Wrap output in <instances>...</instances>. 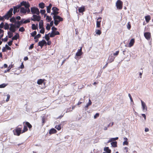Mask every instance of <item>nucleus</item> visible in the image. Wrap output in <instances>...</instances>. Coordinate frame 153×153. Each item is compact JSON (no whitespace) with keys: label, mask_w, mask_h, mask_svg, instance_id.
Listing matches in <instances>:
<instances>
[{"label":"nucleus","mask_w":153,"mask_h":153,"mask_svg":"<svg viewBox=\"0 0 153 153\" xmlns=\"http://www.w3.org/2000/svg\"><path fill=\"white\" fill-rule=\"evenodd\" d=\"M52 10L53 12L51 13V15H53V18L54 20V24L55 25L57 26L60 22H62L63 19L60 16L57 15L59 13L58 11L59 10L57 7H53L52 8Z\"/></svg>","instance_id":"nucleus-1"},{"label":"nucleus","mask_w":153,"mask_h":153,"mask_svg":"<svg viewBox=\"0 0 153 153\" xmlns=\"http://www.w3.org/2000/svg\"><path fill=\"white\" fill-rule=\"evenodd\" d=\"M13 8H11L4 16H0V21H2L3 22L5 19L8 20L11 18L13 15Z\"/></svg>","instance_id":"nucleus-2"},{"label":"nucleus","mask_w":153,"mask_h":153,"mask_svg":"<svg viewBox=\"0 0 153 153\" xmlns=\"http://www.w3.org/2000/svg\"><path fill=\"white\" fill-rule=\"evenodd\" d=\"M24 125L23 130L22 131V133H24L28 131L27 127L29 128V130L31 131L32 128V126L30 123L28 122H23Z\"/></svg>","instance_id":"nucleus-3"},{"label":"nucleus","mask_w":153,"mask_h":153,"mask_svg":"<svg viewBox=\"0 0 153 153\" xmlns=\"http://www.w3.org/2000/svg\"><path fill=\"white\" fill-rule=\"evenodd\" d=\"M19 126H18L14 129L13 131L14 135L17 136H19L22 133V127H19Z\"/></svg>","instance_id":"nucleus-4"},{"label":"nucleus","mask_w":153,"mask_h":153,"mask_svg":"<svg viewBox=\"0 0 153 153\" xmlns=\"http://www.w3.org/2000/svg\"><path fill=\"white\" fill-rule=\"evenodd\" d=\"M31 12L33 14H36L37 15H39L40 13L39 9L35 7L31 8Z\"/></svg>","instance_id":"nucleus-5"},{"label":"nucleus","mask_w":153,"mask_h":153,"mask_svg":"<svg viewBox=\"0 0 153 153\" xmlns=\"http://www.w3.org/2000/svg\"><path fill=\"white\" fill-rule=\"evenodd\" d=\"M116 5L117 9L121 10L122 9L123 3L120 0H117Z\"/></svg>","instance_id":"nucleus-6"},{"label":"nucleus","mask_w":153,"mask_h":153,"mask_svg":"<svg viewBox=\"0 0 153 153\" xmlns=\"http://www.w3.org/2000/svg\"><path fill=\"white\" fill-rule=\"evenodd\" d=\"M33 18H31V20L33 21L39 22L41 19V17L39 16H37L35 14H33Z\"/></svg>","instance_id":"nucleus-7"},{"label":"nucleus","mask_w":153,"mask_h":153,"mask_svg":"<svg viewBox=\"0 0 153 153\" xmlns=\"http://www.w3.org/2000/svg\"><path fill=\"white\" fill-rule=\"evenodd\" d=\"M82 47H81L80 49L78 50L77 52L76 53L75 57V59H77L78 58H78V57L82 55L83 52L82 51Z\"/></svg>","instance_id":"nucleus-8"},{"label":"nucleus","mask_w":153,"mask_h":153,"mask_svg":"<svg viewBox=\"0 0 153 153\" xmlns=\"http://www.w3.org/2000/svg\"><path fill=\"white\" fill-rule=\"evenodd\" d=\"M10 26L9 28L10 30L13 33L15 32L16 31V25L11 24H10Z\"/></svg>","instance_id":"nucleus-9"},{"label":"nucleus","mask_w":153,"mask_h":153,"mask_svg":"<svg viewBox=\"0 0 153 153\" xmlns=\"http://www.w3.org/2000/svg\"><path fill=\"white\" fill-rule=\"evenodd\" d=\"M45 45H46L47 43L44 40L39 41L38 43V46H40L41 48H42Z\"/></svg>","instance_id":"nucleus-10"},{"label":"nucleus","mask_w":153,"mask_h":153,"mask_svg":"<svg viewBox=\"0 0 153 153\" xmlns=\"http://www.w3.org/2000/svg\"><path fill=\"white\" fill-rule=\"evenodd\" d=\"M144 36L147 40H149L151 37V34L149 32H145L144 33Z\"/></svg>","instance_id":"nucleus-11"},{"label":"nucleus","mask_w":153,"mask_h":153,"mask_svg":"<svg viewBox=\"0 0 153 153\" xmlns=\"http://www.w3.org/2000/svg\"><path fill=\"white\" fill-rule=\"evenodd\" d=\"M142 108L143 111H147V107L145 103L142 100H141Z\"/></svg>","instance_id":"nucleus-12"},{"label":"nucleus","mask_w":153,"mask_h":153,"mask_svg":"<svg viewBox=\"0 0 153 153\" xmlns=\"http://www.w3.org/2000/svg\"><path fill=\"white\" fill-rule=\"evenodd\" d=\"M101 19L102 18L101 17H100L97 19V27H100Z\"/></svg>","instance_id":"nucleus-13"},{"label":"nucleus","mask_w":153,"mask_h":153,"mask_svg":"<svg viewBox=\"0 0 153 153\" xmlns=\"http://www.w3.org/2000/svg\"><path fill=\"white\" fill-rule=\"evenodd\" d=\"M135 42L134 39H131L129 43L128 46L129 47H131L133 46L134 44V43Z\"/></svg>","instance_id":"nucleus-14"},{"label":"nucleus","mask_w":153,"mask_h":153,"mask_svg":"<svg viewBox=\"0 0 153 153\" xmlns=\"http://www.w3.org/2000/svg\"><path fill=\"white\" fill-rule=\"evenodd\" d=\"M57 132L56 130L54 128H52L49 131V134H56Z\"/></svg>","instance_id":"nucleus-15"},{"label":"nucleus","mask_w":153,"mask_h":153,"mask_svg":"<svg viewBox=\"0 0 153 153\" xmlns=\"http://www.w3.org/2000/svg\"><path fill=\"white\" fill-rule=\"evenodd\" d=\"M85 7L84 6H82L79 7L78 9V11L79 13H82L85 11Z\"/></svg>","instance_id":"nucleus-16"},{"label":"nucleus","mask_w":153,"mask_h":153,"mask_svg":"<svg viewBox=\"0 0 153 153\" xmlns=\"http://www.w3.org/2000/svg\"><path fill=\"white\" fill-rule=\"evenodd\" d=\"M123 140L124 141L123 143V145H128V139L126 137H125L123 138Z\"/></svg>","instance_id":"nucleus-17"},{"label":"nucleus","mask_w":153,"mask_h":153,"mask_svg":"<svg viewBox=\"0 0 153 153\" xmlns=\"http://www.w3.org/2000/svg\"><path fill=\"white\" fill-rule=\"evenodd\" d=\"M20 12L21 13L25 14L27 12V10L23 7H21L20 8Z\"/></svg>","instance_id":"nucleus-18"},{"label":"nucleus","mask_w":153,"mask_h":153,"mask_svg":"<svg viewBox=\"0 0 153 153\" xmlns=\"http://www.w3.org/2000/svg\"><path fill=\"white\" fill-rule=\"evenodd\" d=\"M92 104V102L91 100L89 99V100L87 104L85 106V110L88 109V108L90 105H91Z\"/></svg>","instance_id":"nucleus-19"},{"label":"nucleus","mask_w":153,"mask_h":153,"mask_svg":"<svg viewBox=\"0 0 153 153\" xmlns=\"http://www.w3.org/2000/svg\"><path fill=\"white\" fill-rule=\"evenodd\" d=\"M52 6V4H50L47 7V11L48 13H50L51 12V9Z\"/></svg>","instance_id":"nucleus-20"},{"label":"nucleus","mask_w":153,"mask_h":153,"mask_svg":"<svg viewBox=\"0 0 153 153\" xmlns=\"http://www.w3.org/2000/svg\"><path fill=\"white\" fill-rule=\"evenodd\" d=\"M145 19L147 23L149 22L150 20H151V18L150 16L149 15H147L145 16Z\"/></svg>","instance_id":"nucleus-21"},{"label":"nucleus","mask_w":153,"mask_h":153,"mask_svg":"<svg viewBox=\"0 0 153 153\" xmlns=\"http://www.w3.org/2000/svg\"><path fill=\"white\" fill-rule=\"evenodd\" d=\"M104 150L107 153H111V149H109V147H105Z\"/></svg>","instance_id":"nucleus-22"},{"label":"nucleus","mask_w":153,"mask_h":153,"mask_svg":"<svg viewBox=\"0 0 153 153\" xmlns=\"http://www.w3.org/2000/svg\"><path fill=\"white\" fill-rule=\"evenodd\" d=\"M43 21L42 20H41L39 23V28L41 29L42 28L44 27L43 26Z\"/></svg>","instance_id":"nucleus-23"},{"label":"nucleus","mask_w":153,"mask_h":153,"mask_svg":"<svg viewBox=\"0 0 153 153\" xmlns=\"http://www.w3.org/2000/svg\"><path fill=\"white\" fill-rule=\"evenodd\" d=\"M13 13L14 14H15L16 13L18 12L19 11V9H18L16 7H13Z\"/></svg>","instance_id":"nucleus-24"},{"label":"nucleus","mask_w":153,"mask_h":153,"mask_svg":"<svg viewBox=\"0 0 153 153\" xmlns=\"http://www.w3.org/2000/svg\"><path fill=\"white\" fill-rule=\"evenodd\" d=\"M19 37V35L18 33H16L15 36L12 38V40H16Z\"/></svg>","instance_id":"nucleus-25"},{"label":"nucleus","mask_w":153,"mask_h":153,"mask_svg":"<svg viewBox=\"0 0 153 153\" xmlns=\"http://www.w3.org/2000/svg\"><path fill=\"white\" fill-rule=\"evenodd\" d=\"M45 79H40L38 80L37 82V83L38 85H41L42 84L43 82H44Z\"/></svg>","instance_id":"nucleus-26"},{"label":"nucleus","mask_w":153,"mask_h":153,"mask_svg":"<svg viewBox=\"0 0 153 153\" xmlns=\"http://www.w3.org/2000/svg\"><path fill=\"white\" fill-rule=\"evenodd\" d=\"M111 144L113 147H117V142L116 141L112 142L111 143Z\"/></svg>","instance_id":"nucleus-27"},{"label":"nucleus","mask_w":153,"mask_h":153,"mask_svg":"<svg viewBox=\"0 0 153 153\" xmlns=\"http://www.w3.org/2000/svg\"><path fill=\"white\" fill-rule=\"evenodd\" d=\"M38 24H37L36 25L35 24H32V29L33 30H36L37 29Z\"/></svg>","instance_id":"nucleus-28"},{"label":"nucleus","mask_w":153,"mask_h":153,"mask_svg":"<svg viewBox=\"0 0 153 153\" xmlns=\"http://www.w3.org/2000/svg\"><path fill=\"white\" fill-rule=\"evenodd\" d=\"M39 5L40 8L41 9H43L45 7V4L43 2H41L39 4Z\"/></svg>","instance_id":"nucleus-29"},{"label":"nucleus","mask_w":153,"mask_h":153,"mask_svg":"<svg viewBox=\"0 0 153 153\" xmlns=\"http://www.w3.org/2000/svg\"><path fill=\"white\" fill-rule=\"evenodd\" d=\"M16 26L17 28H19L21 25L19 22V21H17L15 23Z\"/></svg>","instance_id":"nucleus-30"},{"label":"nucleus","mask_w":153,"mask_h":153,"mask_svg":"<svg viewBox=\"0 0 153 153\" xmlns=\"http://www.w3.org/2000/svg\"><path fill=\"white\" fill-rule=\"evenodd\" d=\"M118 139V137H116V138H111L108 141V143L111 142L113 141H115Z\"/></svg>","instance_id":"nucleus-31"},{"label":"nucleus","mask_w":153,"mask_h":153,"mask_svg":"<svg viewBox=\"0 0 153 153\" xmlns=\"http://www.w3.org/2000/svg\"><path fill=\"white\" fill-rule=\"evenodd\" d=\"M9 28V25L7 23H5L4 26V28L5 30H8Z\"/></svg>","instance_id":"nucleus-32"},{"label":"nucleus","mask_w":153,"mask_h":153,"mask_svg":"<svg viewBox=\"0 0 153 153\" xmlns=\"http://www.w3.org/2000/svg\"><path fill=\"white\" fill-rule=\"evenodd\" d=\"M46 19L47 22H49L51 21L52 19L51 16H46Z\"/></svg>","instance_id":"nucleus-33"},{"label":"nucleus","mask_w":153,"mask_h":153,"mask_svg":"<svg viewBox=\"0 0 153 153\" xmlns=\"http://www.w3.org/2000/svg\"><path fill=\"white\" fill-rule=\"evenodd\" d=\"M10 21L12 23H15L17 21H16V19L14 17H13L11 18L10 19Z\"/></svg>","instance_id":"nucleus-34"},{"label":"nucleus","mask_w":153,"mask_h":153,"mask_svg":"<svg viewBox=\"0 0 153 153\" xmlns=\"http://www.w3.org/2000/svg\"><path fill=\"white\" fill-rule=\"evenodd\" d=\"M55 128L57 129L59 131L60 130L61 128V125H57L55 126Z\"/></svg>","instance_id":"nucleus-35"},{"label":"nucleus","mask_w":153,"mask_h":153,"mask_svg":"<svg viewBox=\"0 0 153 153\" xmlns=\"http://www.w3.org/2000/svg\"><path fill=\"white\" fill-rule=\"evenodd\" d=\"M95 32L96 34H97L99 35H100L102 33L101 31L99 30H95Z\"/></svg>","instance_id":"nucleus-36"},{"label":"nucleus","mask_w":153,"mask_h":153,"mask_svg":"<svg viewBox=\"0 0 153 153\" xmlns=\"http://www.w3.org/2000/svg\"><path fill=\"white\" fill-rule=\"evenodd\" d=\"M48 34H45V39L47 41H48L50 39V37Z\"/></svg>","instance_id":"nucleus-37"},{"label":"nucleus","mask_w":153,"mask_h":153,"mask_svg":"<svg viewBox=\"0 0 153 153\" xmlns=\"http://www.w3.org/2000/svg\"><path fill=\"white\" fill-rule=\"evenodd\" d=\"M55 36L56 35L54 33V31H52L51 33L50 34V36L51 37H53Z\"/></svg>","instance_id":"nucleus-38"},{"label":"nucleus","mask_w":153,"mask_h":153,"mask_svg":"<svg viewBox=\"0 0 153 153\" xmlns=\"http://www.w3.org/2000/svg\"><path fill=\"white\" fill-rule=\"evenodd\" d=\"M46 29H47L48 30H50L51 26L50 25L49 23L47 24V26H46Z\"/></svg>","instance_id":"nucleus-39"},{"label":"nucleus","mask_w":153,"mask_h":153,"mask_svg":"<svg viewBox=\"0 0 153 153\" xmlns=\"http://www.w3.org/2000/svg\"><path fill=\"white\" fill-rule=\"evenodd\" d=\"M30 6V5L29 2H26V4H25V7L27 9V8H29Z\"/></svg>","instance_id":"nucleus-40"},{"label":"nucleus","mask_w":153,"mask_h":153,"mask_svg":"<svg viewBox=\"0 0 153 153\" xmlns=\"http://www.w3.org/2000/svg\"><path fill=\"white\" fill-rule=\"evenodd\" d=\"M37 32L36 31H34L33 32L31 33V35L32 37H34L36 34Z\"/></svg>","instance_id":"nucleus-41"},{"label":"nucleus","mask_w":153,"mask_h":153,"mask_svg":"<svg viewBox=\"0 0 153 153\" xmlns=\"http://www.w3.org/2000/svg\"><path fill=\"white\" fill-rule=\"evenodd\" d=\"M30 22V19H27L25 20L23 22V24H26L28 23H29Z\"/></svg>","instance_id":"nucleus-42"},{"label":"nucleus","mask_w":153,"mask_h":153,"mask_svg":"<svg viewBox=\"0 0 153 153\" xmlns=\"http://www.w3.org/2000/svg\"><path fill=\"white\" fill-rule=\"evenodd\" d=\"M25 30L23 27H22L19 28V31L20 32H23Z\"/></svg>","instance_id":"nucleus-43"},{"label":"nucleus","mask_w":153,"mask_h":153,"mask_svg":"<svg viewBox=\"0 0 153 153\" xmlns=\"http://www.w3.org/2000/svg\"><path fill=\"white\" fill-rule=\"evenodd\" d=\"M41 36V35L40 34H38L37 35L35 36L34 37V39H37L39 38Z\"/></svg>","instance_id":"nucleus-44"},{"label":"nucleus","mask_w":153,"mask_h":153,"mask_svg":"<svg viewBox=\"0 0 153 153\" xmlns=\"http://www.w3.org/2000/svg\"><path fill=\"white\" fill-rule=\"evenodd\" d=\"M45 28L43 27L41 28V30H40V33H41L44 34L45 33Z\"/></svg>","instance_id":"nucleus-45"},{"label":"nucleus","mask_w":153,"mask_h":153,"mask_svg":"<svg viewBox=\"0 0 153 153\" xmlns=\"http://www.w3.org/2000/svg\"><path fill=\"white\" fill-rule=\"evenodd\" d=\"M8 34L9 36V38H11L13 36V34L12 33H11L10 32H8Z\"/></svg>","instance_id":"nucleus-46"},{"label":"nucleus","mask_w":153,"mask_h":153,"mask_svg":"<svg viewBox=\"0 0 153 153\" xmlns=\"http://www.w3.org/2000/svg\"><path fill=\"white\" fill-rule=\"evenodd\" d=\"M131 26L130 22H128L127 25V28L128 30H130L131 28Z\"/></svg>","instance_id":"nucleus-47"},{"label":"nucleus","mask_w":153,"mask_h":153,"mask_svg":"<svg viewBox=\"0 0 153 153\" xmlns=\"http://www.w3.org/2000/svg\"><path fill=\"white\" fill-rule=\"evenodd\" d=\"M7 85L3 83L1 85H0V88H4L5 87H6Z\"/></svg>","instance_id":"nucleus-48"},{"label":"nucleus","mask_w":153,"mask_h":153,"mask_svg":"<svg viewBox=\"0 0 153 153\" xmlns=\"http://www.w3.org/2000/svg\"><path fill=\"white\" fill-rule=\"evenodd\" d=\"M128 148L127 147H126L124 148V151L125 152H126V153L128 152Z\"/></svg>","instance_id":"nucleus-49"},{"label":"nucleus","mask_w":153,"mask_h":153,"mask_svg":"<svg viewBox=\"0 0 153 153\" xmlns=\"http://www.w3.org/2000/svg\"><path fill=\"white\" fill-rule=\"evenodd\" d=\"M140 70H141V71L139 72V75H140V78H141V76H142V74L143 73V69L142 68H141Z\"/></svg>","instance_id":"nucleus-50"},{"label":"nucleus","mask_w":153,"mask_h":153,"mask_svg":"<svg viewBox=\"0 0 153 153\" xmlns=\"http://www.w3.org/2000/svg\"><path fill=\"white\" fill-rule=\"evenodd\" d=\"M45 10H40V13L42 14H44L45 13Z\"/></svg>","instance_id":"nucleus-51"},{"label":"nucleus","mask_w":153,"mask_h":153,"mask_svg":"<svg viewBox=\"0 0 153 153\" xmlns=\"http://www.w3.org/2000/svg\"><path fill=\"white\" fill-rule=\"evenodd\" d=\"M10 96L9 94H7V98L6 100V101L7 102H8L9 101L10 98Z\"/></svg>","instance_id":"nucleus-52"},{"label":"nucleus","mask_w":153,"mask_h":153,"mask_svg":"<svg viewBox=\"0 0 153 153\" xmlns=\"http://www.w3.org/2000/svg\"><path fill=\"white\" fill-rule=\"evenodd\" d=\"M43 125L45 123V117H43L42 118Z\"/></svg>","instance_id":"nucleus-53"},{"label":"nucleus","mask_w":153,"mask_h":153,"mask_svg":"<svg viewBox=\"0 0 153 153\" xmlns=\"http://www.w3.org/2000/svg\"><path fill=\"white\" fill-rule=\"evenodd\" d=\"M26 2L25 1H23L21 3V6H25V4H26Z\"/></svg>","instance_id":"nucleus-54"},{"label":"nucleus","mask_w":153,"mask_h":153,"mask_svg":"<svg viewBox=\"0 0 153 153\" xmlns=\"http://www.w3.org/2000/svg\"><path fill=\"white\" fill-rule=\"evenodd\" d=\"M99 116V113H96L95 115L94 116V119L96 118Z\"/></svg>","instance_id":"nucleus-55"},{"label":"nucleus","mask_w":153,"mask_h":153,"mask_svg":"<svg viewBox=\"0 0 153 153\" xmlns=\"http://www.w3.org/2000/svg\"><path fill=\"white\" fill-rule=\"evenodd\" d=\"M13 43V40H11L8 42V44L9 46H11Z\"/></svg>","instance_id":"nucleus-56"},{"label":"nucleus","mask_w":153,"mask_h":153,"mask_svg":"<svg viewBox=\"0 0 153 153\" xmlns=\"http://www.w3.org/2000/svg\"><path fill=\"white\" fill-rule=\"evenodd\" d=\"M5 47L6 49L7 50H10L11 49V48L8 46L7 45H6Z\"/></svg>","instance_id":"nucleus-57"},{"label":"nucleus","mask_w":153,"mask_h":153,"mask_svg":"<svg viewBox=\"0 0 153 153\" xmlns=\"http://www.w3.org/2000/svg\"><path fill=\"white\" fill-rule=\"evenodd\" d=\"M34 44H32L29 48V49H31L33 48Z\"/></svg>","instance_id":"nucleus-58"},{"label":"nucleus","mask_w":153,"mask_h":153,"mask_svg":"<svg viewBox=\"0 0 153 153\" xmlns=\"http://www.w3.org/2000/svg\"><path fill=\"white\" fill-rule=\"evenodd\" d=\"M4 26V23L3 22H1L0 25V28H3Z\"/></svg>","instance_id":"nucleus-59"},{"label":"nucleus","mask_w":153,"mask_h":153,"mask_svg":"<svg viewBox=\"0 0 153 153\" xmlns=\"http://www.w3.org/2000/svg\"><path fill=\"white\" fill-rule=\"evenodd\" d=\"M119 51H118L116 52L115 53H114L113 54L114 56H117L119 53Z\"/></svg>","instance_id":"nucleus-60"},{"label":"nucleus","mask_w":153,"mask_h":153,"mask_svg":"<svg viewBox=\"0 0 153 153\" xmlns=\"http://www.w3.org/2000/svg\"><path fill=\"white\" fill-rule=\"evenodd\" d=\"M8 39L7 37H6L4 39H2V40L4 42H6L7 41Z\"/></svg>","instance_id":"nucleus-61"},{"label":"nucleus","mask_w":153,"mask_h":153,"mask_svg":"<svg viewBox=\"0 0 153 153\" xmlns=\"http://www.w3.org/2000/svg\"><path fill=\"white\" fill-rule=\"evenodd\" d=\"M51 29L52 30V31H55V30H56L57 29L56 27H55L54 26L52 27Z\"/></svg>","instance_id":"nucleus-62"},{"label":"nucleus","mask_w":153,"mask_h":153,"mask_svg":"<svg viewBox=\"0 0 153 153\" xmlns=\"http://www.w3.org/2000/svg\"><path fill=\"white\" fill-rule=\"evenodd\" d=\"M11 68H8L7 70H5L4 71V73H6L7 72H9L10 71V70Z\"/></svg>","instance_id":"nucleus-63"},{"label":"nucleus","mask_w":153,"mask_h":153,"mask_svg":"<svg viewBox=\"0 0 153 153\" xmlns=\"http://www.w3.org/2000/svg\"><path fill=\"white\" fill-rule=\"evenodd\" d=\"M54 33L56 35H59L60 34L59 33L58 31H54Z\"/></svg>","instance_id":"nucleus-64"}]
</instances>
